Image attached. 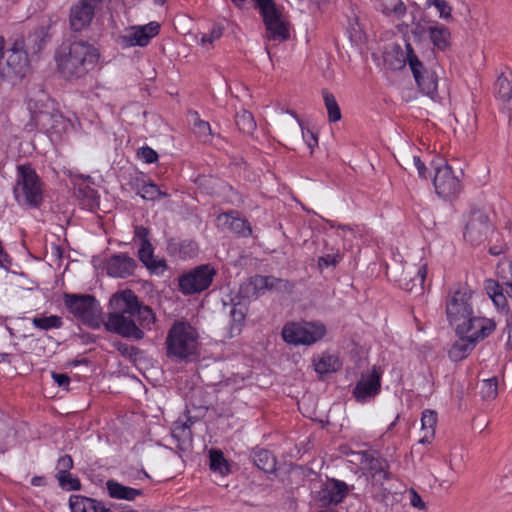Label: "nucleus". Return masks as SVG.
I'll return each mask as SVG.
<instances>
[{"mask_svg": "<svg viewBox=\"0 0 512 512\" xmlns=\"http://www.w3.org/2000/svg\"><path fill=\"white\" fill-rule=\"evenodd\" d=\"M489 253L494 256L500 255L503 253V248L501 246H493L489 249Z\"/></svg>", "mask_w": 512, "mask_h": 512, "instance_id": "338daca9", "label": "nucleus"}, {"mask_svg": "<svg viewBox=\"0 0 512 512\" xmlns=\"http://www.w3.org/2000/svg\"><path fill=\"white\" fill-rule=\"evenodd\" d=\"M106 488L109 497L118 500L133 501L142 495V490L125 486L113 479L106 482Z\"/></svg>", "mask_w": 512, "mask_h": 512, "instance_id": "a878e982", "label": "nucleus"}, {"mask_svg": "<svg viewBox=\"0 0 512 512\" xmlns=\"http://www.w3.org/2000/svg\"><path fill=\"white\" fill-rule=\"evenodd\" d=\"M210 469L220 475H226L229 472V467L223 453L220 450L212 449L209 452Z\"/></svg>", "mask_w": 512, "mask_h": 512, "instance_id": "f704fd0d", "label": "nucleus"}, {"mask_svg": "<svg viewBox=\"0 0 512 512\" xmlns=\"http://www.w3.org/2000/svg\"><path fill=\"white\" fill-rule=\"evenodd\" d=\"M117 350L127 358H134L138 354V349L134 346L128 345L126 343L118 342L116 344Z\"/></svg>", "mask_w": 512, "mask_h": 512, "instance_id": "6e6d98bb", "label": "nucleus"}, {"mask_svg": "<svg viewBox=\"0 0 512 512\" xmlns=\"http://www.w3.org/2000/svg\"><path fill=\"white\" fill-rule=\"evenodd\" d=\"M160 25L156 21H152L146 25L133 26L126 29L121 36V43L125 47L148 45L150 40L158 35Z\"/></svg>", "mask_w": 512, "mask_h": 512, "instance_id": "a211bd4d", "label": "nucleus"}, {"mask_svg": "<svg viewBox=\"0 0 512 512\" xmlns=\"http://www.w3.org/2000/svg\"><path fill=\"white\" fill-rule=\"evenodd\" d=\"M69 506L71 512H96V501L80 495H72Z\"/></svg>", "mask_w": 512, "mask_h": 512, "instance_id": "72a5a7b5", "label": "nucleus"}, {"mask_svg": "<svg viewBox=\"0 0 512 512\" xmlns=\"http://www.w3.org/2000/svg\"><path fill=\"white\" fill-rule=\"evenodd\" d=\"M139 246L138 258L143 264H145L154 256V247L150 241H145Z\"/></svg>", "mask_w": 512, "mask_h": 512, "instance_id": "3c124183", "label": "nucleus"}, {"mask_svg": "<svg viewBox=\"0 0 512 512\" xmlns=\"http://www.w3.org/2000/svg\"><path fill=\"white\" fill-rule=\"evenodd\" d=\"M434 20L427 19L425 17L419 20L412 21L411 34L415 40L421 42L426 39L429 34V28Z\"/></svg>", "mask_w": 512, "mask_h": 512, "instance_id": "e433bc0d", "label": "nucleus"}, {"mask_svg": "<svg viewBox=\"0 0 512 512\" xmlns=\"http://www.w3.org/2000/svg\"><path fill=\"white\" fill-rule=\"evenodd\" d=\"M73 467V460L71 456L64 455L60 457L56 464V477L64 475L70 471V469Z\"/></svg>", "mask_w": 512, "mask_h": 512, "instance_id": "603ef678", "label": "nucleus"}, {"mask_svg": "<svg viewBox=\"0 0 512 512\" xmlns=\"http://www.w3.org/2000/svg\"><path fill=\"white\" fill-rule=\"evenodd\" d=\"M492 231L488 216L480 210L474 211L468 218L465 226L464 238L472 244L485 240Z\"/></svg>", "mask_w": 512, "mask_h": 512, "instance_id": "6ab92c4d", "label": "nucleus"}, {"mask_svg": "<svg viewBox=\"0 0 512 512\" xmlns=\"http://www.w3.org/2000/svg\"><path fill=\"white\" fill-rule=\"evenodd\" d=\"M174 245L175 244H170L168 249L170 251L174 250L175 249L173 247ZM177 245H178L179 255L182 258L194 257L197 254V252H198V245H197L196 242H194L192 240H184V241H182L181 243H179Z\"/></svg>", "mask_w": 512, "mask_h": 512, "instance_id": "37998d69", "label": "nucleus"}, {"mask_svg": "<svg viewBox=\"0 0 512 512\" xmlns=\"http://www.w3.org/2000/svg\"><path fill=\"white\" fill-rule=\"evenodd\" d=\"M474 341L466 337H458L449 350V357L452 361L458 362L467 358L476 347Z\"/></svg>", "mask_w": 512, "mask_h": 512, "instance_id": "c756f323", "label": "nucleus"}, {"mask_svg": "<svg viewBox=\"0 0 512 512\" xmlns=\"http://www.w3.org/2000/svg\"><path fill=\"white\" fill-rule=\"evenodd\" d=\"M137 304V296L129 289L117 292L110 298L111 313L134 315Z\"/></svg>", "mask_w": 512, "mask_h": 512, "instance_id": "b1692460", "label": "nucleus"}, {"mask_svg": "<svg viewBox=\"0 0 512 512\" xmlns=\"http://www.w3.org/2000/svg\"><path fill=\"white\" fill-rule=\"evenodd\" d=\"M381 374L376 367L366 374H361L354 389L353 396L359 403H366L380 393Z\"/></svg>", "mask_w": 512, "mask_h": 512, "instance_id": "dca6fc26", "label": "nucleus"}, {"mask_svg": "<svg viewBox=\"0 0 512 512\" xmlns=\"http://www.w3.org/2000/svg\"><path fill=\"white\" fill-rule=\"evenodd\" d=\"M14 195L20 204L37 207L42 202V184L35 170L31 166H18Z\"/></svg>", "mask_w": 512, "mask_h": 512, "instance_id": "39448f33", "label": "nucleus"}, {"mask_svg": "<svg viewBox=\"0 0 512 512\" xmlns=\"http://www.w3.org/2000/svg\"><path fill=\"white\" fill-rule=\"evenodd\" d=\"M223 34L220 26L214 25L208 33L202 35L200 43L202 46H210L214 41L218 40Z\"/></svg>", "mask_w": 512, "mask_h": 512, "instance_id": "8fccbe9b", "label": "nucleus"}, {"mask_svg": "<svg viewBox=\"0 0 512 512\" xmlns=\"http://www.w3.org/2000/svg\"><path fill=\"white\" fill-rule=\"evenodd\" d=\"M144 266L150 271V273L155 275H162L167 270V264L164 259L152 257L149 261H147Z\"/></svg>", "mask_w": 512, "mask_h": 512, "instance_id": "09e8293b", "label": "nucleus"}, {"mask_svg": "<svg viewBox=\"0 0 512 512\" xmlns=\"http://www.w3.org/2000/svg\"><path fill=\"white\" fill-rule=\"evenodd\" d=\"M50 123L51 127L47 130V133L61 134L68 126V122L58 110L54 113Z\"/></svg>", "mask_w": 512, "mask_h": 512, "instance_id": "de8ad7c7", "label": "nucleus"}, {"mask_svg": "<svg viewBox=\"0 0 512 512\" xmlns=\"http://www.w3.org/2000/svg\"><path fill=\"white\" fill-rule=\"evenodd\" d=\"M377 9L385 16L395 20L402 19L406 12V5L402 0H380Z\"/></svg>", "mask_w": 512, "mask_h": 512, "instance_id": "7c9ffc66", "label": "nucleus"}, {"mask_svg": "<svg viewBox=\"0 0 512 512\" xmlns=\"http://www.w3.org/2000/svg\"><path fill=\"white\" fill-rule=\"evenodd\" d=\"M472 291L465 285H459L449 292L446 299V316L454 329L474 313Z\"/></svg>", "mask_w": 512, "mask_h": 512, "instance_id": "6e6552de", "label": "nucleus"}, {"mask_svg": "<svg viewBox=\"0 0 512 512\" xmlns=\"http://www.w3.org/2000/svg\"><path fill=\"white\" fill-rule=\"evenodd\" d=\"M428 37L433 46L439 50H445L450 44L449 29L435 20L431 23Z\"/></svg>", "mask_w": 512, "mask_h": 512, "instance_id": "cd10ccee", "label": "nucleus"}, {"mask_svg": "<svg viewBox=\"0 0 512 512\" xmlns=\"http://www.w3.org/2000/svg\"><path fill=\"white\" fill-rule=\"evenodd\" d=\"M433 184L437 195L443 199L455 198L462 188L459 177L448 163L435 167Z\"/></svg>", "mask_w": 512, "mask_h": 512, "instance_id": "4468645a", "label": "nucleus"}, {"mask_svg": "<svg viewBox=\"0 0 512 512\" xmlns=\"http://www.w3.org/2000/svg\"><path fill=\"white\" fill-rule=\"evenodd\" d=\"M255 464L265 472H271L275 469L276 460L274 456L267 450H260L255 454Z\"/></svg>", "mask_w": 512, "mask_h": 512, "instance_id": "4c0bfd02", "label": "nucleus"}, {"mask_svg": "<svg viewBox=\"0 0 512 512\" xmlns=\"http://www.w3.org/2000/svg\"><path fill=\"white\" fill-rule=\"evenodd\" d=\"M217 226L223 230H229L243 237H248L252 233L251 226L247 220L239 217L238 213L235 211L218 215Z\"/></svg>", "mask_w": 512, "mask_h": 512, "instance_id": "4be33fe9", "label": "nucleus"}, {"mask_svg": "<svg viewBox=\"0 0 512 512\" xmlns=\"http://www.w3.org/2000/svg\"><path fill=\"white\" fill-rule=\"evenodd\" d=\"M138 194L145 200L154 201L161 197H167L168 194L162 192L159 187L154 183H145L141 186Z\"/></svg>", "mask_w": 512, "mask_h": 512, "instance_id": "a19ab883", "label": "nucleus"}, {"mask_svg": "<svg viewBox=\"0 0 512 512\" xmlns=\"http://www.w3.org/2000/svg\"><path fill=\"white\" fill-rule=\"evenodd\" d=\"M134 240L140 244L149 240V230L143 226H136L134 230Z\"/></svg>", "mask_w": 512, "mask_h": 512, "instance_id": "052dcab7", "label": "nucleus"}, {"mask_svg": "<svg viewBox=\"0 0 512 512\" xmlns=\"http://www.w3.org/2000/svg\"><path fill=\"white\" fill-rule=\"evenodd\" d=\"M193 131L199 140L203 142H208L212 137L210 124L204 120H197L194 123Z\"/></svg>", "mask_w": 512, "mask_h": 512, "instance_id": "a18cd8bd", "label": "nucleus"}, {"mask_svg": "<svg viewBox=\"0 0 512 512\" xmlns=\"http://www.w3.org/2000/svg\"><path fill=\"white\" fill-rule=\"evenodd\" d=\"M413 163H414V166L416 167L417 171H418V174L421 178H425L426 175V166L425 164L421 161L420 157L419 156H413Z\"/></svg>", "mask_w": 512, "mask_h": 512, "instance_id": "0e129e2a", "label": "nucleus"}, {"mask_svg": "<svg viewBox=\"0 0 512 512\" xmlns=\"http://www.w3.org/2000/svg\"><path fill=\"white\" fill-rule=\"evenodd\" d=\"M496 98L502 103L503 107L512 112V72L502 73L495 84Z\"/></svg>", "mask_w": 512, "mask_h": 512, "instance_id": "393cba45", "label": "nucleus"}, {"mask_svg": "<svg viewBox=\"0 0 512 512\" xmlns=\"http://www.w3.org/2000/svg\"><path fill=\"white\" fill-rule=\"evenodd\" d=\"M132 316L124 313H110L105 327L108 331L123 337L141 340L145 334L132 319Z\"/></svg>", "mask_w": 512, "mask_h": 512, "instance_id": "2eb2a0df", "label": "nucleus"}, {"mask_svg": "<svg viewBox=\"0 0 512 512\" xmlns=\"http://www.w3.org/2000/svg\"><path fill=\"white\" fill-rule=\"evenodd\" d=\"M282 280L273 276L255 275L240 287V291L248 298H256L265 291L277 289Z\"/></svg>", "mask_w": 512, "mask_h": 512, "instance_id": "412c9836", "label": "nucleus"}, {"mask_svg": "<svg viewBox=\"0 0 512 512\" xmlns=\"http://www.w3.org/2000/svg\"><path fill=\"white\" fill-rule=\"evenodd\" d=\"M410 504L420 510L425 508V503L421 496L413 489L410 491Z\"/></svg>", "mask_w": 512, "mask_h": 512, "instance_id": "e2e57ef3", "label": "nucleus"}, {"mask_svg": "<svg viewBox=\"0 0 512 512\" xmlns=\"http://www.w3.org/2000/svg\"><path fill=\"white\" fill-rule=\"evenodd\" d=\"M96 50L93 43L84 40L73 42L56 54L60 72L67 78L81 77L93 69Z\"/></svg>", "mask_w": 512, "mask_h": 512, "instance_id": "f03ea898", "label": "nucleus"}, {"mask_svg": "<svg viewBox=\"0 0 512 512\" xmlns=\"http://www.w3.org/2000/svg\"><path fill=\"white\" fill-rule=\"evenodd\" d=\"M322 95H323L325 107L327 109L329 121L337 122V121L341 120L342 115H341L340 107H339L334 95L327 90H324L322 92Z\"/></svg>", "mask_w": 512, "mask_h": 512, "instance_id": "c9c22d12", "label": "nucleus"}, {"mask_svg": "<svg viewBox=\"0 0 512 512\" xmlns=\"http://www.w3.org/2000/svg\"><path fill=\"white\" fill-rule=\"evenodd\" d=\"M341 260V255L337 251L335 253L326 254L319 258L318 265L321 269L327 268L329 266H336Z\"/></svg>", "mask_w": 512, "mask_h": 512, "instance_id": "864d4df0", "label": "nucleus"}, {"mask_svg": "<svg viewBox=\"0 0 512 512\" xmlns=\"http://www.w3.org/2000/svg\"><path fill=\"white\" fill-rule=\"evenodd\" d=\"M356 461L366 476L368 487L377 500H384L391 493L385 486L386 482L392 478L389 472V464L385 459L376 457L372 452L360 451L353 452Z\"/></svg>", "mask_w": 512, "mask_h": 512, "instance_id": "7ed1b4c3", "label": "nucleus"}, {"mask_svg": "<svg viewBox=\"0 0 512 512\" xmlns=\"http://www.w3.org/2000/svg\"><path fill=\"white\" fill-rule=\"evenodd\" d=\"M56 478L58 480L59 486L66 491L80 489L79 479L77 477L72 476L70 472L61 476H57Z\"/></svg>", "mask_w": 512, "mask_h": 512, "instance_id": "49530a36", "label": "nucleus"}, {"mask_svg": "<svg viewBox=\"0 0 512 512\" xmlns=\"http://www.w3.org/2000/svg\"><path fill=\"white\" fill-rule=\"evenodd\" d=\"M436 425L437 413L430 409L424 410L421 416V430L423 432V436L419 441L420 443H430L434 439Z\"/></svg>", "mask_w": 512, "mask_h": 512, "instance_id": "c85d7f7f", "label": "nucleus"}, {"mask_svg": "<svg viewBox=\"0 0 512 512\" xmlns=\"http://www.w3.org/2000/svg\"><path fill=\"white\" fill-rule=\"evenodd\" d=\"M432 6L437 9L440 19H443L447 22H450L453 20L452 7L449 5V3L446 0H426L425 1L426 8H430Z\"/></svg>", "mask_w": 512, "mask_h": 512, "instance_id": "58836bf2", "label": "nucleus"}, {"mask_svg": "<svg viewBox=\"0 0 512 512\" xmlns=\"http://www.w3.org/2000/svg\"><path fill=\"white\" fill-rule=\"evenodd\" d=\"M215 270L210 265H201L179 278L180 291L185 295L200 293L212 283Z\"/></svg>", "mask_w": 512, "mask_h": 512, "instance_id": "f8f14e48", "label": "nucleus"}, {"mask_svg": "<svg viewBox=\"0 0 512 512\" xmlns=\"http://www.w3.org/2000/svg\"><path fill=\"white\" fill-rule=\"evenodd\" d=\"M28 69V57L23 47L15 42L5 47L0 37V77L6 80L22 78Z\"/></svg>", "mask_w": 512, "mask_h": 512, "instance_id": "423d86ee", "label": "nucleus"}, {"mask_svg": "<svg viewBox=\"0 0 512 512\" xmlns=\"http://www.w3.org/2000/svg\"><path fill=\"white\" fill-rule=\"evenodd\" d=\"M326 327L323 323L314 322H290L282 330V337L288 344L295 346H310L324 338Z\"/></svg>", "mask_w": 512, "mask_h": 512, "instance_id": "0eeeda50", "label": "nucleus"}, {"mask_svg": "<svg viewBox=\"0 0 512 512\" xmlns=\"http://www.w3.org/2000/svg\"><path fill=\"white\" fill-rule=\"evenodd\" d=\"M199 332L187 321H177L169 329L165 345L169 358L189 362L200 355Z\"/></svg>", "mask_w": 512, "mask_h": 512, "instance_id": "f257e3e1", "label": "nucleus"}, {"mask_svg": "<svg viewBox=\"0 0 512 512\" xmlns=\"http://www.w3.org/2000/svg\"><path fill=\"white\" fill-rule=\"evenodd\" d=\"M496 273L501 284L494 279H487L484 282V288L496 310L507 315V297L512 300V260L500 262L497 266Z\"/></svg>", "mask_w": 512, "mask_h": 512, "instance_id": "20e7f679", "label": "nucleus"}, {"mask_svg": "<svg viewBox=\"0 0 512 512\" xmlns=\"http://www.w3.org/2000/svg\"><path fill=\"white\" fill-rule=\"evenodd\" d=\"M315 371L320 375H325L338 371L342 363L335 354L323 353L313 359Z\"/></svg>", "mask_w": 512, "mask_h": 512, "instance_id": "bb28decb", "label": "nucleus"}, {"mask_svg": "<svg viewBox=\"0 0 512 512\" xmlns=\"http://www.w3.org/2000/svg\"><path fill=\"white\" fill-rule=\"evenodd\" d=\"M231 315H232L233 319L238 322H242L245 318L244 313L240 310H237L236 308H234L231 311Z\"/></svg>", "mask_w": 512, "mask_h": 512, "instance_id": "69168bd1", "label": "nucleus"}, {"mask_svg": "<svg viewBox=\"0 0 512 512\" xmlns=\"http://www.w3.org/2000/svg\"><path fill=\"white\" fill-rule=\"evenodd\" d=\"M190 428L186 424H175L172 429V435L174 437L190 438Z\"/></svg>", "mask_w": 512, "mask_h": 512, "instance_id": "13d9d810", "label": "nucleus"}, {"mask_svg": "<svg viewBox=\"0 0 512 512\" xmlns=\"http://www.w3.org/2000/svg\"><path fill=\"white\" fill-rule=\"evenodd\" d=\"M31 483L34 486H41L44 483V478H42V477H34V478H32Z\"/></svg>", "mask_w": 512, "mask_h": 512, "instance_id": "774afa93", "label": "nucleus"}, {"mask_svg": "<svg viewBox=\"0 0 512 512\" xmlns=\"http://www.w3.org/2000/svg\"><path fill=\"white\" fill-rule=\"evenodd\" d=\"M136 267V261L124 253L112 256L106 264L107 273L112 277L118 278H125L132 275Z\"/></svg>", "mask_w": 512, "mask_h": 512, "instance_id": "5701e85b", "label": "nucleus"}, {"mask_svg": "<svg viewBox=\"0 0 512 512\" xmlns=\"http://www.w3.org/2000/svg\"><path fill=\"white\" fill-rule=\"evenodd\" d=\"M480 394L483 399L492 400L498 394V384L496 378L485 379L480 386Z\"/></svg>", "mask_w": 512, "mask_h": 512, "instance_id": "c03bdc74", "label": "nucleus"}, {"mask_svg": "<svg viewBox=\"0 0 512 512\" xmlns=\"http://www.w3.org/2000/svg\"><path fill=\"white\" fill-rule=\"evenodd\" d=\"M426 276H427V265L424 263V264H421L417 268L416 276L413 279V281L415 282L414 285H419L420 288L423 289L424 282L426 280Z\"/></svg>", "mask_w": 512, "mask_h": 512, "instance_id": "bf43d9fd", "label": "nucleus"}, {"mask_svg": "<svg viewBox=\"0 0 512 512\" xmlns=\"http://www.w3.org/2000/svg\"><path fill=\"white\" fill-rule=\"evenodd\" d=\"M96 0H79L70 9V25L74 31L88 27L95 15Z\"/></svg>", "mask_w": 512, "mask_h": 512, "instance_id": "aec40b11", "label": "nucleus"}, {"mask_svg": "<svg viewBox=\"0 0 512 512\" xmlns=\"http://www.w3.org/2000/svg\"><path fill=\"white\" fill-rule=\"evenodd\" d=\"M134 316L137 318L139 328H141L143 331L152 330V327L156 321V315L150 307L142 306L138 303L137 308H135Z\"/></svg>", "mask_w": 512, "mask_h": 512, "instance_id": "473e14b6", "label": "nucleus"}, {"mask_svg": "<svg viewBox=\"0 0 512 512\" xmlns=\"http://www.w3.org/2000/svg\"><path fill=\"white\" fill-rule=\"evenodd\" d=\"M236 124L241 131L248 134L256 128L253 115L245 110L236 115Z\"/></svg>", "mask_w": 512, "mask_h": 512, "instance_id": "79ce46f5", "label": "nucleus"}, {"mask_svg": "<svg viewBox=\"0 0 512 512\" xmlns=\"http://www.w3.org/2000/svg\"><path fill=\"white\" fill-rule=\"evenodd\" d=\"M496 329L491 318L476 316L474 313L455 328L457 337H466L475 343L490 336Z\"/></svg>", "mask_w": 512, "mask_h": 512, "instance_id": "9b49d317", "label": "nucleus"}, {"mask_svg": "<svg viewBox=\"0 0 512 512\" xmlns=\"http://www.w3.org/2000/svg\"><path fill=\"white\" fill-rule=\"evenodd\" d=\"M301 130H302V137H303L305 143L311 150H313L314 147H316L318 144V138H317L316 134L309 129H305L303 126L301 127Z\"/></svg>", "mask_w": 512, "mask_h": 512, "instance_id": "4d7b16f0", "label": "nucleus"}, {"mask_svg": "<svg viewBox=\"0 0 512 512\" xmlns=\"http://www.w3.org/2000/svg\"><path fill=\"white\" fill-rule=\"evenodd\" d=\"M405 62L408 63L419 89L434 101L439 99L438 78L435 72L425 70L410 43L405 45Z\"/></svg>", "mask_w": 512, "mask_h": 512, "instance_id": "1a4fd4ad", "label": "nucleus"}, {"mask_svg": "<svg viewBox=\"0 0 512 512\" xmlns=\"http://www.w3.org/2000/svg\"><path fill=\"white\" fill-rule=\"evenodd\" d=\"M90 179V176L80 175L77 177L75 185L79 196L87 202V207L92 210L95 206L96 195L94 189L90 186Z\"/></svg>", "mask_w": 512, "mask_h": 512, "instance_id": "2f4dec72", "label": "nucleus"}, {"mask_svg": "<svg viewBox=\"0 0 512 512\" xmlns=\"http://www.w3.org/2000/svg\"><path fill=\"white\" fill-rule=\"evenodd\" d=\"M63 301L68 311L82 324L91 328L96 327V301L94 296L65 293Z\"/></svg>", "mask_w": 512, "mask_h": 512, "instance_id": "9d476101", "label": "nucleus"}, {"mask_svg": "<svg viewBox=\"0 0 512 512\" xmlns=\"http://www.w3.org/2000/svg\"><path fill=\"white\" fill-rule=\"evenodd\" d=\"M28 109L34 127L47 132L49 127H51V119L57 110L54 101L49 99L45 93L40 92L29 100Z\"/></svg>", "mask_w": 512, "mask_h": 512, "instance_id": "ddd939ff", "label": "nucleus"}, {"mask_svg": "<svg viewBox=\"0 0 512 512\" xmlns=\"http://www.w3.org/2000/svg\"><path fill=\"white\" fill-rule=\"evenodd\" d=\"M32 323L39 329L49 330L53 328H60L62 326V319L56 315L40 316L33 318Z\"/></svg>", "mask_w": 512, "mask_h": 512, "instance_id": "ea45409f", "label": "nucleus"}, {"mask_svg": "<svg viewBox=\"0 0 512 512\" xmlns=\"http://www.w3.org/2000/svg\"><path fill=\"white\" fill-rule=\"evenodd\" d=\"M138 156L143 162L148 164L154 163L158 159L157 152L148 146L139 149Z\"/></svg>", "mask_w": 512, "mask_h": 512, "instance_id": "5fc2aeb1", "label": "nucleus"}, {"mask_svg": "<svg viewBox=\"0 0 512 512\" xmlns=\"http://www.w3.org/2000/svg\"><path fill=\"white\" fill-rule=\"evenodd\" d=\"M349 491L350 488L344 481L329 478L321 485L317 493V501L323 507L338 505L345 499Z\"/></svg>", "mask_w": 512, "mask_h": 512, "instance_id": "f3484780", "label": "nucleus"}, {"mask_svg": "<svg viewBox=\"0 0 512 512\" xmlns=\"http://www.w3.org/2000/svg\"><path fill=\"white\" fill-rule=\"evenodd\" d=\"M51 376H52L53 380L55 381V383H57V385L59 387H62L64 389L68 390L70 378L66 374L52 372Z\"/></svg>", "mask_w": 512, "mask_h": 512, "instance_id": "680f3d73", "label": "nucleus"}]
</instances>
